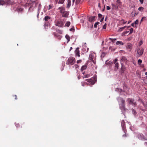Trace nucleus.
<instances>
[{
    "label": "nucleus",
    "instance_id": "nucleus-1",
    "mask_svg": "<svg viewBox=\"0 0 147 147\" xmlns=\"http://www.w3.org/2000/svg\"><path fill=\"white\" fill-rule=\"evenodd\" d=\"M37 3V2L29 3H26L24 6L26 7L30 6V7L29 9V11H32L33 10L34 8L36 7Z\"/></svg>",
    "mask_w": 147,
    "mask_h": 147
},
{
    "label": "nucleus",
    "instance_id": "nucleus-2",
    "mask_svg": "<svg viewBox=\"0 0 147 147\" xmlns=\"http://www.w3.org/2000/svg\"><path fill=\"white\" fill-rule=\"evenodd\" d=\"M120 102L119 103V108L121 110L125 111L126 109L125 107V101L122 98H120Z\"/></svg>",
    "mask_w": 147,
    "mask_h": 147
},
{
    "label": "nucleus",
    "instance_id": "nucleus-3",
    "mask_svg": "<svg viewBox=\"0 0 147 147\" xmlns=\"http://www.w3.org/2000/svg\"><path fill=\"white\" fill-rule=\"evenodd\" d=\"M76 60L75 58L72 57H69L67 60L66 63L67 65H73L75 62Z\"/></svg>",
    "mask_w": 147,
    "mask_h": 147
},
{
    "label": "nucleus",
    "instance_id": "nucleus-4",
    "mask_svg": "<svg viewBox=\"0 0 147 147\" xmlns=\"http://www.w3.org/2000/svg\"><path fill=\"white\" fill-rule=\"evenodd\" d=\"M127 100L129 102V105H131L134 107H135L137 105L136 102L134 98H127Z\"/></svg>",
    "mask_w": 147,
    "mask_h": 147
},
{
    "label": "nucleus",
    "instance_id": "nucleus-5",
    "mask_svg": "<svg viewBox=\"0 0 147 147\" xmlns=\"http://www.w3.org/2000/svg\"><path fill=\"white\" fill-rule=\"evenodd\" d=\"M137 52L136 55L138 57H139L141 56L143 54L144 49L142 48H139L136 49Z\"/></svg>",
    "mask_w": 147,
    "mask_h": 147
},
{
    "label": "nucleus",
    "instance_id": "nucleus-6",
    "mask_svg": "<svg viewBox=\"0 0 147 147\" xmlns=\"http://www.w3.org/2000/svg\"><path fill=\"white\" fill-rule=\"evenodd\" d=\"M11 0H0V5H3L5 4L10 5L11 4Z\"/></svg>",
    "mask_w": 147,
    "mask_h": 147
},
{
    "label": "nucleus",
    "instance_id": "nucleus-7",
    "mask_svg": "<svg viewBox=\"0 0 147 147\" xmlns=\"http://www.w3.org/2000/svg\"><path fill=\"white\" fill-rule=\"evenodd\" d=\"M138 138L142 140H147V138L145 137L142 134H139L138 135Z\"/></svg>",
    "mask_w": 147,
    "mask_h": 147
},
{
    "label": "nucleus",
    "instance_id": "nucleus-8",
    "mask_svg": "<svg viewBox=\"0 0 147 147\" xmlns=\"http://www.w3.org/2000/svg\"><path fill=\"white\" fill-rule=\"evenodd\" d=\"M55 25L59 27H61L63 25V23L61 21L59 20L56 22Z\"/></svg>",
    "mask_w": 147,
    "mask_h": 147
},
{
    "label": "nucleus",
    "instance_id": "nucleus-9",
    "mask_svg": "<svg viewBox=\"0 0 147 147\" xmlns=\"http://www.w3.org/2000/svg\"><path fill=\"white\" fill-rule=\"evenodd\" d=\"M121 125L123 131L126 132L127 131L125 129V123L124 120L122 121L121 122Z\"/></svg>",
    "mask_w": 147,
    "mask_h": 147
},
{
    "label": "nucleus",
    "instance_id": "nucleus-10",
    "mask_svg": "<svg viewBox=\"0 0 147 147\" xmlns=\"http://www.w3.org/2000/svg\"><path fill=\"white\" fill-rule=\"evenodd\" d=\"M127 61V59L126 57H122L121 59V65L124 63H126Z\"/></svg>",
    "mask_w": 147,
    "mask_h": 147
},
{
    "label": "nucleus",
    "instance_id": "nucleus-11",
    "mask_svg": "<svg viewBox=\"0 0 147 147\" xmlns=\"http://www.w3.org/2000/svg\"><path fill=\"white\" fill-rule=\"evenodd\" d=\"M79 48L78 47L76 48V51H75V54L78 57H80V51L79 50Z\"/></svg>",
    "mask_w": 147,
    "mask_h": 147
},
{
    "label": "nucleus",
    "instance_id": "nucleus-12",
    "mask_svg": "<svg viewBox=\"0 0 147 147\" xmlns=\"http://www.w3.org/2000/svg\"><path fill=\"white\" fill-rule=\"evenodd\" d=\"M118 59H115L114 60V63L115 64V69H117L119 67V64L118 63H117V61Z\"/></svg>",
    "mask_w": 147,
    "mask_h": 147
},
{
    "label": "nucleus",
    "instance_id": "nucleus-13",
    "mask_svg": "<svg viewBox=\"0 0 147 147\" xmlns=\"http://www.w3.org/2000/svg\"><path fill=\"white\" fill-rule=\"evenodd\" d=\"M23 10L24 9L22 8L18 7L16 8V11L18 13H22Z\"/></svg>",
    "mask_w": 147,
    "mask_h": 147
},
{
    "label": "nucleus",
    "instance_id": "nucleus-14",
    "mask_svg": "<svg viewBox=\"0 0 147 147\" xmlns=\"http://www.w3.org/2000/svg\"><path fill=\"white\" fill-rule=\"evenodd\" d=\"M121 4V3L119 0H117L116 1V6H117V8L119 7L120 6Z\"/></svg>",
    "mask_w": 147,
    "mask_h": 147
},
{
    "label": "nucleus",
    "instance_id": "nucleus-15",
    "mask_svg": "<svg viewBox=\"0 0 147 147\" xmlns=\"http://www.w3.org/2000/svg\"><path fill=\"white\" fill-rule=\"evenodd\" d=\"M62 16L63 17H67L68 15V13L66 11H65L62 13Z\"/></svg>",
    "mask_w": 147,
    "mask_h": 147
},
{
    "label": "nucleus",
    "instance_id": "nucleus-16",
    "mask_svg": "<svg viewBox=\"0 0 147 147\" xmlns=\"http://www.w3.org/2000/svg\"><path fill=\"white\" fill-rule=\"evenodd\" d=\"M95 18V16L90 17L89 18V21L90 22H92L94 20Z\"/></svg>",
    "mask_w": 147,
    "mask_h": 147
},
{
    "label": "nucleus",
    "instance_id": "nucleus-17",
    "mask_svg": "<svg viewBox=\"0 0 147 147\" xmlns=\"http://www.w3.org/2000/svg\"><path fill=\"white\" fill-rule=\"evenodd\" d=\"M71 5V0H67V7L68 8H69L70 7Z\"/></svg>",
    "mask_w": 147,
    "mask_h": 147
},
{
    "label": "nucleus",
    "instance_id": "nucleus-18",
    "mask_svg": "<svg viewBox=\"0 0 147 147\" xmlns=\"http://www.w3.org/2000/svg\"><path fill=\"white\" fill-rule=\"evenodd\" d=\"M58 9L60 10V13H62L65 11L64 10L65 9L64 7H60L58 8Z\"/></svg>",
    "mask_w": 147,
    "mask_h": 147
},
{
    "label": "nucleus",
    "instance_id": "nucleus-19",
    "mask_svg": "<svg viewBox=\"0 0 147 147\" xmlns=\"http://www.w3.org/2000/svg\"><path fill=\"white\" fill-rule=\"evenodd\" d=\"M50 19L51 17L50 16H46L44 18L45 20V21H47L48 20H50Z\"/></svg>",
    "mask_w": 147,
    "mask_h": 147
},
{
    "label": "nucleus",
    "instance_id": "nucleus-20",
    "mask_svg": "<svg viewBox=\"0 0 147 147\" xmlns=\"http://www.w3.org/2000/svg\"><path fill=\"white\" fill-rule=\"evenodd\" d=\"M87 67V65H83L81 69V71H83Z\"/></svg>",
    "mask_w": 147,
    "mask_h": 147
},
{
    "label": "nucleus",
    "instance_id": "nucleus-21",
    "mask_svg": "<svg viewBox=\"0 0 147 147\" xmlns=\"http://www.w3.org/2000/svg\"><path fill=\"white\" fill-rule=\"evenodd\" d=\"M116 44L117 45H123L124 44L123 42H121V41H118L116 43Z\"/></svg>",
    "mask_w": 147,
    "mask_h": 147
},
{
    "label": "nucleus",
    "instance_id": "nucleus-22",
    "mask_svg": "<svg viewBox=\"0 0 147 147\" xmlns=\"http://www.w3.org/2000/svg\"><path fill=\"white\" fill-rule=\"evenodd\" d=\"M127 47L130 49H132V45L130 43H128L127 46Z\"/></svg>",
    "mask_w": 147,
    "mask_h": 147
},
{
    "label": "nucleus",
    "instance_id": "nucleus-23",
    "mask_svg": "<svg viewBox=\"0 0 147 147\" xmlns=\"http://www.w3.org/2000/svg\"><path fill=\"white\" fill-rule=\"evenodd\" d=\"M65 38H66V39L67 40V42H68L70 40L69 36L67 35H66L65 36Z\"/></svg>",
    "mask_w": 147,
    "mask_h": 147
},
{
    "label": "nucleus",
    "instance_id": "nucleus-24",
    "mask_svg": "<svg viewBox=\"0 0 147 147\" xmlns=\"http://www.w3.org/2000/svg\"><path fill=\"white\" fill-rule=\"evenodd\" d=\"M70 24L71 23L70 22H67L65 24V26L68 27L70 26Z\"/></svg>",
    "mask_w": 147,
    "mask_h": 147
},
{
    "label": "nucleus",
    "instance_id": "nucleus-25",
    "mask_svg": "<svg viewBox=\"0 0 147 147\" xmlns=\"http://www.w3.org/2000/svg\"><path fill=\"white\" fill-rule=\"evenodd\" d=\"M142 62V61L141 59H139L138 60V64L139 65H140L141 63Z\"/></svg>",
    "mask_w": 147,
    "mask_h": 147
},
{
    "label": "nucleus",
    "instance_id": "nucleus-26",
    "mask_svg": "<svg viewBox=\"0 0 147 147\" xmlns=\"http://www.w3.org/2000/svg\"><path fill=\"white\" fill-rule=\"evenodd\" d=\"M90 76V75L88 74H86L85 75L83 76L82 77L83 78H86L89 77Z\"/></svg>",
    "mask_w": 147,
    "mask_h": 147
},
{
    "label": "nucleus",
    "instance_id": "nucleus-27",
    "mask_svg": "<svg viewBox=\"0 0 147 147\" xmlns=\"http://www.w3.org/2000/svg\"><path fill=\"white\" fill-rule=\"evenodd\" d=\"M100 24V22H98L95 23L94 25V28H96L97 27V25Z\"/></svg>",
    "mask_w": 147,
    "mask_h": 147
},
{
    "label": "nucleus",
    "instance_id": "nucleus-28",
    "mask_svg": "<svg viewBox=\"0 0 147 147\" xmlns=\"http://www.w3.org/2000/svg\"><path fill=\"white\" fill-rule=\"evenodd\" d=\"M126 27V26H125L123 27H122V28H119V31H120V32H121V31H122L125 28V27Z\"/></svg>",
    "mask_w": 147,
    "mask_h": 147
},
{
    "label": "nucleus",
    "instance_id": "nucleus-29",
    "mask_svg": "<svg viewBox=\"0 0 147 147\" xmlns=\"http://www.w3.org/2000/svg\"><path fill=\"white\" fill-rule=\"evenodd\" d=\"M65 0H59L58 3V4H63Z\"/></svg>",
    "mask_w": 147,
    "mask_h": 147
},
{
    "label": "nucleus",
    "instance_id": "nucleus-30",
    "mask_svg": "<svg viewBox=\"0 0 147 147\" xmlns=\"http://www.w3.org/2000/svg\"><path fill=\"white\" fill-rule=\"evenodd\" d=\"M144 9V8L143 7H140L138 8V10L140 11H142Z\"/></svg>",
    "mask_w": 147,
    "mask_h": 147
},
{
    "label": "nucleus",
    "instance_id": "nucleus-31",
    "mask_svg": "<svg viewBox=\"0 0 147 147\" xmlns=\"http://www.w3.org/2000/svg\"><path fill=\"white\" fill-rule=\"evenodd\" d=\"M143 43V42L142 40H140L139 42L138 45L139 46H140L141 45H142Z\"/></svg>",
    "mask_w": 147,
    "mask_h": 147
},
{
    "label": "nucleus",
    "instance_id": "nucleus-32",
    "mask_svg": "<svg viewBox=\"0 0 147 147\" xmlns=\"http://www.w3.org/2000/svg\"><path fill=\"white\" fill-rule=\"evenodd\" d=\"M109 40H110L112 42H114L116 40V39L115 38H109Z\"/></svg>",
    "mask_w": 147,
    "mask_h": 147
},
{
    "label": "nucleus",
    "instance_id": "nucleus-33",
    "mask_svg": "<svg viewBox=\"0 0 147 147\" xmlns=\"http://www.w3.org/2000/svg\"><path fill=\"white\" fill-rule=\"evenodd\" d=\"M143 104L144 106L147 109V102H146V103L143 102Z\"/></svg>",
    "mask_w": 147,
    "mask_h": 147
},
{
    "label": "nucleus",
    "instance_id": "nucleus-34",
    "mask_svg": "<svg viewBox=\"0 0 147 147\" xmlns=\"http://www.w3.org/2000/svg\"><path fill=\"white\" fill-rule=\"evenodd\" d=\"M93 56L92 55H90L89 56V58L91 60H93Z\"/></svg>",
    "mask_w": 147,
    "mask_h": 147
},
{
    "label": "nucleus",
    "instance_id": "nucleus-35",
    "mask_svg": "<svg viewBox=\"0 0 147 147\" xmlns=\"http://www.w3.org/2000/svg\"><path fill=\"white\" fill-rule=\"evenodd\" d=\"M56 37L59 40H60L62 38V36L59 35H57Z\"/></svg>",
    "mask_w": 147,
    "mask_h": 147
},
{
    "label": "nucleus",
    "instance_id": "nucleus-36",
    "mask_svg": "<svg viewBox=\"0 0 147 147\" xmlns=\"http://www.w3.org/2000/svg\"><path fill=\"white\" fill-rule=\"evenodd\" d=\"M56 31L57 32H59L60 34H62V31L61 30H57Z\"/></svg>",
    "mask_w": 147,
    "mask_h": 147
},
{
    "label": "nucleus",
    "instance_id": "nucleus-37",
    "mask_svg": "<svg viewBox=\"0 0 147 147\" xmlns=\"http://www.w3.org/2000/svg\"><path fill=\"white\" fill-rule=\"evenodd\" d=\"M86 80L89 82H90L92 81V80L91 79H87Z\"/></svg>",
    "mask_w": 147,
    "mask_h": 147
},
{
    "label": "nucleus",
    "instance_id": "nucleus-38",
    "mask_svg": "<svg viewBox=\"0 0 147 147\" xmlns=\"http://www.w3.org/2000/svg\"><path fill=\"white\" fill-rule=\"evenodd\" d=\"M130 33L129 34H131L133 32V28H131L130 29Z\"/></svg>",
    "mask_w": 147,
    "mask_h": 147
},
{
    "label": "nucleus",
    "instance_id": "nucleus-39",
    "mask_svg": "<svg viewBox=\"0 0 147 147\" xmlns=\"http://www.w3.org/2000/svg\"><path fill=\"white\" fill-rule=\"evenodd\" d=\"M132 113L134 115H136V111L133 109H132Z\"/></svg>",
    "mask_w": 147,
    "mask_h": 147
},
{
    "label": "nucleus",
    "instance_id": "nucleus-40",
    "mask_svg": "<svg viewBox=\"0 0 147 147\" xmlns=\"http://www.w3.org/2000/svg\"><path fill=\"white\" fill-rule=\"evenodd\" d=\"M124 133H125V134L123 135V137H127V134H126V132H124Z\"/></svg>",
    "mask_w": 147,
    "mask_h": 147
},
{
    "label": "nucleus",
    "instance_id": "nucleus-41",
    "mask_svg": "<svg viewBox=\"0 0 147 147\" xmlns=\"http://www.w3.org/2000/svg\"><path fill=\"white\" fill-rule=\"evenodd\" d=\"M73 67H74L76 69L79 67V66L75 64Z\"/></svg>",
    "mask_w": 147,
    "mask_h": 147
},
{
    "label": "nucleus",
    "instance_id": "nucleus-42",
    "mask_svg": "<svg viewBox=\"0 0 147 147\" xmlns=\"http://www.w3.org/2000/svg\"><path fill=\"white\" fill-rule=\"evenodd\" d=\"M107 24L105 23L103 27V28L105 29L106 28Z\"/></svg>",
    "mask_w": 147,
    "mask_h": 147
},
{
    "label": "nucleus",
    "instance_id": "nucleus-43",
    "mask_svg": "<svg viewBox=\"0 0 147 147\" xmlns=\"http://www.w3.org/2000/svg\"><path fill=\"white\" fill-rule=\"evenodd\" d=\"M121 69L123 71H125V68L123 66V65H122V67H121Z\"/></svg>",
    "mask_w": 147,
    "mask_h": 147
},
{
    "label": "nucleus",
    "instance_id": "nucleus-44",
    "mask_svg": "<svg viewBox=\"0 0 147 147\" xmlns=\"http://www.w3.org/2000/svg\"><path fill=\"white\" fill-rule=\"evenodd\" d=\"M15 124L17 127L18 128L19 127L20 125L18 123H15Z\"/></svg>",
    "mask_w": 147,
    "mask_h": 147
},
{
    "label": "nucleus",
    "instance_id": "nucleus-45",
    "mask_svg": "<svg viewBox=\"0 0 147 147\" xmlns=\"http://www.w3.org/2000/svg\"><path fill=\"white\" fill-rule=\"evenodd\" d=\"M37 0H30V3L37 2Z\"/></svg>",
    "mask_w": 147,
    "mask_h": 147
},
{
    "label": "nucleus",
    "instance_id": "nucleus-46",
    "mask_svg": "<svg viewBox=\"0 0 147 147\" xmlns=\"http://www.w3.org/2000/svg\"><path fill=\"white\" fill-rule=\"evenodd\" d=\"M138 20H136L134 22V24H138Z\"/></svg>",
    "mask_w": 147,
    "mask_h": 147
},
{
    "label": "nucleus",
    "instance_id": "nucleus-47",
    "mask_svg": "<svg viewBox=\"0 0 147 147\" xmlns=\"http://www.w3.org/2000/svg\"><path fill=\"white\" fill-rule=\"evenodd\" d=\"M102 15L100 13L98 14V16L99 18H101L102 17Z\"/></svg>",
    "mask_w": 147,
    "mask_h": 147
},
{
    "label": "nucleus",
    "instance_id": "nucleus-48",
    "mask_svg": "<svg viewBox=\"0 0 147 147\" xmlns=\"http://www.w3.org/2000/svg\"><path fill=\"white\" fill-rule=\"evenodd\" d=\"M13 96L15 98V100H17L18 99L17 96L16 95H14Z\"/></svg>",
    "mask_w": 147,
    "mask_h": 147
},
{
    "label": "nucleus",
    "instance_id": "nucleus-49",
    "mask_svg": "<svg viewBox=\"0 0 147 147\" xmlns=\"http://www.w3.org/2000/svg\"><path fill=\"white\" fill-rule=\"evenodd\" d=\"M80 0H76V4H78L80 2Z\"/></svg>",
    "mask_w": 147,
    "mask_h": 147
},
{
    "label": "nucleus",
    "instance_id": "nucleus-50",
    "mask_svg": "<svg viewBox=\"0 0 147 147\" xmlns=\"http://www.w3.org/2000/svg\"><path fill=\"white\" fill-rule=\"evenodd\" d=\"M121 21L123 23V24H125V23H126V22H126V21H124V20H121Z\"/></svg>",
    "mask_w": 147,
    "mask_h": 147
},
{
    "label": "nucleus",
    "instance_id": "nucleus-51",
    "mask_svg": "<svg viewBox=\"0 0 147 147\" xmlns=\"http://www.w3.org/2000/svg\"><path fill=\"white\" fill-rule=\"evenodd\" d=\"M107 10H109L111 9V8L109 6H107Z\"/></svg>",
    "mask_w": 147,
    "mask_h": 147
},
{
    "label": "nucleus",
    "instance_id": "nucleus-52",
    "mask_svg": "<svg viewBox=\"0 0 147 147\" xmlns=\"http://www.w3.org/2000/svg\"><path fill=\"white\" fill-rule=\"evenodd\" d=\"M82 62V60H78L77 61V63H80Z\"/></svg>",
    "mask_w": 147,
    "mask_h": 147
},
{
    "label": "nucleus",
    "instance_id": "nucleus-53",
    "mask_svg": "<svg viewBox=\"0 0 147 147\" xmlns=\"http://www.w3.org/2000/svg\"><path fill=\"white\" fill-rule=\"evenodd\" d=\"M53 34L55 36H56L57 35V34L55 32H53Z\"/></svg>",
    "mask_w": 147,
    "mask_h": 147
},
{
    "label": "nucleus",
    "instance_id": "nucleus-54",
    "mask_svg": "<svg viewBox=\"0 0 147 147\" xmlns=\"http://www.w3.org/2000/svg\"><path fill=\"white\" fill-rule=\"evenodd\" d=\"M74 30V28H71L70 29V31H73Z\"/></svg>",
    "mask_w": 147,
    "mask_h": 147
},
{
    "label": "nucleus",
    "instance_id": "nucleus-55",
    "mask_svg": "<svg viewBox=\"0 0 147 147\" xmlns=\"http://www.w3.org/2000/svg\"><path fill=\"white\" fill-rule=\"evenodd\" d=\"M139 1L142 4L143 3L144 0H139Z\"/></svg>",
    "mask_w": 147,
    "mask_h": 147
},
{
    "label": "nucleus",
    "instance_id": "nucleus-56",
    "mask_svg": "<svg viewBox=\"0 0 147 147\" xmlns=\"http://www.w3.org/2000/svg\"><path fill=\"white\" fill-rule=\"evenodd\" d=\"M104 19V17H103V18H102V19L100 20V22H102V21H103Z\"/></svg>",
    "mask_w": 147,
    "mask_h": 147
},
{
    "label": "nucleus",
    "instance_id": "nucleus-57",
    "mask_svg": "<svg viewBox=\"0 0 147 147\" xmlns=\"http://www.w3.org/2000/svg\"><path fill=\"white\" fill-rule=\"evenodd\" d=\"M39 12L38 11L37 12V18H38V16H39Z\"/></svg>",
    "mask_w": 147,
    "mask_h": 147
},
{
    "label": "nucleus",
    "instance_id": "nucleus-58",
    "mask_svg": "<svg viewBox=\"0 0 147 147\" xmlns=\"http://www.w3.org/2000/svg\"><path fill=\"white\" fill-rule=\"evenodd\" d=\"M51 5H49V9H48L49 10L50 9H51Z\"/></svg>",
    "mask_w": 147,
    "mask_h": 147
},
{
    "label": "nucleus",
    "instance_id": "nucleus-59",
    "mask_svg": "<svg viewBox=\"0 0 147 147\" xmlns=\"http://www.w3.org/2000/svg\"><path fill=\"white\" fill-rule=\"evenodd\" d=\"M129 31H126V32H124L123 33H124V34H127V33H128V32H129Z\"/></svg>",
    "mask_w": 147,
    "mask_h": 147
},
{
    "label": "nucleus",
    "instance_id": "nucleus-60",
    "mask_svg": "<svg viewBox=\"0 0 147 147\" xmlns=\"http://www.w3.org/2000/svg\"><path fill=\"white\" fill-rule=\"evenodd\" d=\"M81 77L80 76H78V80H80V79Z\"/></svg>",
    "mask_w": 147,
    "mask_h": 147
},
{
    "label": "nucleus",
    "instance_id": "nucleus-61",
    "mask_svg": "<svg viewBox=\"0 0 147 147\" xmlns=\"http://www.w3.org/2000/svg\"><path fill=\"white\" fill-rule=\"evenodd\" d=\"M144 144L146 146H147V142H145L144 143Z\"/></svg>",
    "mask_w": 147,
    "mask_h": 147
},
{
    "label": "nucleus",
    "instance_id": "nucleus-62",
    "mask_svg": "<svg viewBox=\"0 0 147 147\" xmlns=\"http://www.w3.org/2000/svg\"><path fill=\"white\" fill-rule=\"evenodd\" d=\"M131 8H135V5H132L131 6Z\"/></svg>",
    "mask_w": 147,
    "mask_h": 147
},
{
    "label": "nucleus",
    "instance_id": "nucleus-63",
    "mask_svg": "<svg viewBox=\"0 0 147 147\" xmlns=\"http://www.w3.org/2000/svg\"><path fill=\"white\" fill-rule=\"evenodd\" d=\"M134 23H133L131 24V26H132L134 27Z\"/></svg>",
    "mask_w": 147,
    "mask_h": 147
},
{
    "label": "nucleus",
    "instance_id": "nucleus-64",
    "mask_svg": "<svg viewBox=\"0 0 147 147\" xmlns=\"http://www.w3.org/2000/svg\"><path fill=\"white\" fill-rule=\"evenodd\" d=\"M75 0H72V5H73V4L74 3Z\"/></svg>",
    "mask_w": 147,
    "mask_h": 147
}]
</instances>
